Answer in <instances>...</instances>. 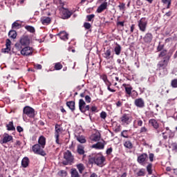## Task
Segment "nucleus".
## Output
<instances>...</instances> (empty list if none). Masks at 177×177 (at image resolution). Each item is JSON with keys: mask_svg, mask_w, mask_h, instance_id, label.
Here are the masks:
<instances>
[{"mask_svg": "<svg viewBox=\"0 0 177 177\" xmlns=\"http://www.w3.org/2000/svg\"><path fill=\"white\" fill-rule=\"evenodd\" d=\"M149 124H150V125H151V127H153L154 129H158V128H160V124L156 119H150L149 120Z\"/></svg>", "mask_w": 177, "mask_h": 177, "instance_id": "19", "label": "nucleus"}, {"mask_svg": "<svg viewBox=\"0 0 177 177\" xmlns=\"http://www.w3.org/2000/svg\"><path fill=\"white\" fill-rule=\"evenodd\" d=\"M55 68L57 71L62 70V68H63V65H62V64L60 62H57L55 65Z\"/></svg>", "mask_w": 177, "mask_h": 177, "instance_id": "41", "label": "nucleus"}, {"mask_svg": "<svg viewBox=\"0 0 177 177\" xmlns=\"http://www.w3.org/2000/svg\"><path fill=\"white\" fill-rule=\"evenodd\" d=\"M134 104L136 107L143 109L145 107V100H143V98H137L134 101Z\"/></svg>", "mask_w": 177, "mask_h": 177, "instance_id": "14", "label": "nucleus"}, {"mask_svg": "<svg viewBox=\"0 0 177 177\" xmlns=\"http://www.w3.org/2000/svg\"><path fill=\"white\" fill-rule=\"evenodd\" d=\"M64 158L66 160L67 162H73L74 161V156L71 153V151L68 150L64 152Z\"/></svg>", "mask_w": 177, "mask_h": 177, "instance_id": "11", "label": "nucleus"}, {"mask_svg": "<svg viewBox=\"0 0 177 177\" xmlns=\"http://www.w3.org/2000/svg\"><path fill=\"white\" fill-rule=\"evenodd\" d=\"M121 136L122 138H125L126 139H128L129 138V136H128V131L124 130L121 132Z\"/></svg>", "mask_w": 177, "mask_h": 177, "instance_id": "40", "label": "nucleus"}, {"mask_svg": "<svg viewBox=\"0 0 177 177\" xmlns=\"http://www.w3.org/2000/svg\"><path fill=\"white\" fill-rule=\"evenodd\" d=\"M6 128L8 131H16V128L13 125V122H9V123L6 124Z\"/></svg>", "mask_w": 177, "mask_h": 177, "instance_id": "28", "label": "nucleus"}, {"mask_svg": "<svg viewBox=\"0 0 177 177\" xmlns=\"http://www.w3.org/2000/svg\"><path fill=\"white\" fill-rule=\"evenodd\" d=\"M133 124H137L138 127H142L143 125V121L140 118H137L134 120Z\"/></svg>", "mask_w": 177, "mask_h": 177, "instance_id": "34", "label": "nucleus"}, {"mask_svg": "<svg viewBox=\"0 0 177 177\" xmlns=\"http://www.w3.org/2000/svg\"><path fill=\"white\" fill-rule=\"evenodd\" d=\"M50 21H52V19H50V17H43L41 19V22L44 26H48V24H50Z\"/></svg>", "mask_w": 177, "mask_h": 177, "instance_id": "23", "label": "nucleus"}, {"mask_svg": "<svg viewBox=\"0 0 177 177\" xmlns=\"http://www.w3.org/2000/svg\"><path fill=\"white\" fill-rule=\"evenodd\" d=\"M77 140L80 142V143H85L86 142V140L82 136H78L77 137Z\"/></svg>", "mask_w": 177, "mask_h": 177, "instance_id": "43", "label": "nucleus"}, {"mask_svg": "<svg viewBox=\"0 0 177 177\" xmlns=\"http://www.w3.org/2000/svg\"><path fill=\"white\" fill-rule=\"evenodd\" d=\"M107 6H108V3L107 2H104L102 3L97 9V13H102V12H103V10H106V9H107Z\"/></svg>", "mask_w": 177, "mask_h": 177, "instance_id": "18", "label": "nucleus"}, {"mask_svg": "<svg viewBox=\"0 0 177 177\" xmlns=\"http://www.w3.org/2000/svg\"><path fill=\"white\" fill-rule=\"evenodd\" d=\"M84 100L80 99L79 101V109L82 113H85L86 111H89V105H86Z\"/></svg>", "mask_w": 177, "mask_h": 177, "instance_id": "8", "label": "nucleus"}, {"mask_svg": "<svg viewBox=\"0 0 177 177\" xmlns=\"http://www.w3.org/2000/svg\"><path fill=\"white\" fill-rule=\"evenodd\" d=\"M124 146L127 149H132V147H133L132 142L131 141H129V140L126 141L124 143Z\"/></svg>", "mask_w": 177, "mask_h": 177, "instance_id": "33", "label": "nucleus"}, {"mask_svg": "<svg viewBox=\"0 0 177 177\" xmlns=\"http://www.w3.org/2000/svg\"><path fill=\"white\" fill-rule=\"evenodd\" d=\"M59 6H61L60 9V15L62 19H70L71 17V12L68 11V10L64 8V3L62 1V0H59Z\"/></svg>", "mask_w": 177, "mask_h": 177, "instance_id": "3", "label": "nucleus"}, {"mask_svg": "<svg viewBox=\"0 0 177 177\" xmlns=\"http://www.w3.org/2000/svg\"><path fill=\"white\" fill-rule=\"evenodd\" d=\"M33 52L32 48L26 46L21 50V55L23 56H30V55H32Z\"/></svg>", "mask_w": 177, "mask_h": 177, "instance_id": "9", "label": "nucleus"}, {"mask_svg": "<svg viewBox=\"0 0 177 177\" xmlns=\"http://www.w3.org/2000/svg\"><path fill=\"white\" fill-rule=\"evenodd\" d=\"M71 177H80V174H78V171H77V169H72Z\"/></svg>", "mask_w": 177, "mask_h": 177, "instance_id": "35", "label": "nucleus"}, {"mask_svg": "<svg viewBox=\"0 0 177 177\" xmlns=\"http://www.w3.org/2000/svg\"><path fill=\"white\" fill-rule=\"evenodd\" d=\"M57 35H59L60 39L63 41H67V39H68V34L65 31L60 32Z\"/></svg>", "mask_w": 177, "mask_h": 177, "instance_id": "21", "label": "nucleus"}, {"mask_svg": "<svg viewBox=\"0 0 177 177\" xmlns=\"http://www.w3.org/2000/svg\"><path fill=\"white\" fill-rule=\"evenodd\" d=\"M149 158V156H147V153H142L139 156H138L137 161L138 164H140L141 165H144L145 162H146V160Z\"/></svg>", "mask_w": 177, "mask_h": 177, "instance_id": "10", "label": "nucleus"}, {"mask_svg": "<svg viewBox=\"0 0 177 177\" xmlns=\"http://www.w3.org/2000/svg\"><path fill=\"white\" fill-rule=\"evenodd\" d=\"M8 36L10 38H12V39H15L16 37H17V32H16L15 30H10L8 32Z\"/></svg>", "mask_w": 177, "mask_h": 177, "instance_id": "30", "label": "nucleus"}, {"mask_svg": "<svg viewBox=\"0 0 177 177\" xmlns=\"http://www.w3.org/2000/svg\"><path fill=\"white\" fill-rule=\"evenodd\" d=\"M133 94H131L130 96H131V97H133V99H135V97H138V92H136V91H133Z\"/></svg>", "mask_w": 177, "mask_h": 177, "instance_id": "57", "label": "nucleus"}, {"mask_svg": "<svg viewBox=\"0 0 177 177\" xmlns=\"http://www.w3.org/2000/svg\"><path fill=\"white\" fill-rule=\"evenodd\" d=\"M116 107H121V106H122V102L121 101H118L116 103Z\"/></svg>", "mask_w": 177, "mask_h": 177, "instance_id": "62", "label": "nucleus"}, {"mask_svg": "<svg viewBox=\"0 0 177 177\" xmlns=\"http://www.w3.org/2000/svg\"><path fill=\"white\" fill-rule=\"evenodd\" d=\"M145 169H141L140 171L137 173L138 176H145Z\"/></svg>", "mask_w": 177, "mask_h": 177, "instance_id": "44", "label": "nucleus"}, {"mask_svg": "<svg viewBox=\"0 0 177 177\" xmlns=\"http://www.w3.org/2000/svg\"><path fill=\"white\" fill-rule=\"evenodd\" d=\"M163 49H164V45L159 44V45L157 47L158 52H161V50H162Z\"/></svg>", "mask_w": 177, "mask_h": 177, "instance_id": "53", "label": "nucleus"}, {"mask_svg": "<svg viewBox=\"0 0 177 177\" xmlns=\"http://www.w3.org/2000/svg\"><path fill=\"white\" fill-rule=\"evenodd\" d=\"M120 120V123L124 127H127V125H129L132 122V116L129 114L124 113Z\"/></svg>", "mask_w": 177, "mask_h": 177, "instance_id": "6", "label": "nucleus"}, {"mask_svg": "<svg viewBox=\"0 0 177 177\" xmlns=\"http://www.w3.org/2000/svg\"><path fill=\"white\" fill-rule=\"evenodd\" d=\"M66 106L71 110V111H75V102L74 101H68L66 102Z\"/></svg>", "mask_w": 177, "mask_h": 177, "instance_id": "22", "label": "nucleus"}, {"mask_svg": "<svg viewBox=\"0 0 177 177\" xmlns=\"http://www.w3.org/2000/svg\"><path fill=\"white\" fill-rule=\"evenodd\" d=\"M58 175L60 176V177H66L67 176V171H65V170H61L58 172Z\"/></svg>", "mask_w": 177, "mask_h": 177, "instance_id": "39", "label": "nucleus"}, {"mask_svg": "<svg viewBox=\"0 0 177 177\" xmlns=\"http://www.w3.org/2000/svg\"><path fill=\"white\" fill-rule=\"evenodd\" d=\"M101 78L104 81V82H106V81L108 80L107 75H101Z\"/></svg>", "mask_w": 177, "mask_h": 177, "instance_id": "59", "label": "nucleus"}, {"mask_svg": "<svg viewBox=\"0 0 177 177\" xmlns=\"http://www.w3.org/2000/svg\"><path fill=\"white\" fill-rule=\"evenodd\" d=\"M162 3L165 5H167V8H169V5H171V0H162Z\"/></svg>", "mask_w": 177, "mask_h": 177, "instance_id": "51", "label": "nucleus"}, {"mask_svg": "<svg viewBox=\"0 0 177 177\" xmlns=\"http://www.w3.org/2000/svg\"><path fill=\"white\" fill-rule=\"evenodd\" d=\"M21 46H23V45H21V44L20 43V41H19V43L15 44V48L18 50H21V49L23 48V47H21Z\"/></svg>", "mask_w": 177, "mask_h": 177, "instance_id": "47", "label": "nucleus"}, {"mask_svg": "<svg viewBox=\"0 0 177 177\" xmlns=\"http://www.w3.org/2000/svg\"><path fill=\"white\" fill-rule=\"evenodd\" d=\"M124 21H118L117 22V26H121V27H124Z\"/></svg>", "mask_w": 177, "mask_h": 177, "instance_id": "63", "label": "nucleus"}, {"mask_svg": "<svg viewBox=\"0 0 177 177\" xmlns=\"http://www.w3.org/2000/svg\"><path fill=\"white\" fill-rule=\"evenodd\" d=\"M114 52L115 55L119 56L121 53V46L120 44H117V46L114 48Z\"/></svg>", "mask_w": 177, "mask_h": 177, "instance_id": "29", "label": "nucleus"}, {"mask_svg": "<svg viewBox=\"0 0 177 177\" xmlns=\"http://www.w3.org/2000/svg\"><path fill=\"white\" fill-rule=\"evenodd\" d=\"M104 82H105L106 85L107 86V89H108V91H109V92H115V90L110 88V86H111V83L110 82V81H109V80L105 81Z\"/></svg>", "mask_w": 177, "mask_h": 177, "instance_id": "32", "label": "nucleus"}, {"mask_svg": "<svg viewBox=\"0 0 177 177\" xmlns=\"http://www.w3.org/2000/svg\"><path fill=\"white\" fill-rule=\"evenodd\" d=\"M104 145H106L104 141L102 142H98L96 144L93 145L92 148L96 149L97 150H103V149H104Z\"/></svg>", "mask_w": 177, "mask_h": 177, "instance_id": "15", "label": "nucleus"}, {"mask_svg": "<svg viewBox=\"0 0 177 177\" xmlns=\"http://www.w3.org/2000/svg\"><path fill=\"white\" fill-rule=\"evenodd\" d=\"M110 56H111V50L107 49L104 53V57H105V59H109L111 57Z\"/></svg>", "mask_w": 177, "mask_h": 177, "instance_id": "31", "label": "nucleus"}, {"mask_svg": "<svg viewBox=\"0 0 177 177\" xmlns=\"http://www.w3.org/2000/svg\"><path fill=\"white\" fill-rule=\"evenodd\" d=\"M44 147H42L39 144H35L32 147V151L35 154H39V156H42L45 157L46 153L44 151Z\"/></svg>", "mask_w": 177, "mask_h": 177, "instance_id": "5", "label": "nucleus"}, {"mask_svg": "<svg viewBox=\"0 0 177 177\" xmlns=\"http://www.w3.org/2000/svg\"><path fill=\"white\" fill-rule=\"evenodd\" d=\"M19 41L21 45H22L23 46H27L28 45H30V37H28V36L27 35L23 36L20 39Z\"/></svg>", "mask_w": 177, "mask_h": 177, "instance_id": "13", "label": "nucleus"}, {"mask_svg": "<svg viewBox=\"0 0 177 177\" xmlns=\"http://www.w3.org/2000/svg\"><path fill=\"white\" fill-rule=\"evenodd\" d=\"M111 153H113V148H109L106 150V154L108 156H110V154H111Z\"/></svg>", "mask_w": 177, "mask_h": 177, "instance_id": "60", "label": "nucleus"}, {"mask_svg": "<svg viewBox=\"0 0 177 177\" xmlns=\"http://www.w3.org/2000/svg\"><path fill=\"white\" fill-rule=\"evenodd\" d=\"M167 50H162L158 55V57H164V56H167Z\"/></svg>", "mask_w": 177, "mask_h": 177, "instance_id": "42", "label": "nucleus"}, {"mask_svg": "<svg viewBox=\"0 0 177 177\" xmlns=\"http://www.w3.org/2000/svg\"><path fill=\"white\" fill-rule=\"evenodd\" d=\"M63 133V127L59 124H55V136H60Z\"/></svg>", "mask_w": 177, "mask_h": 177, "instance_id": "17", "label": "nucleus"}, {"mask_svg": "<svg viewBox=\"0 0 177 177\" xmlns=\"http://www.w3.org/2000/svg\"><path fill=\"white\" fill-rule=\"evenodd\" d=\"M76 167L78 169L80 174H82V172H84V171L85 170V166L82 163L77 164L76 165Z\"/></svg>", "mask_w": 177, "mask_h": 177, "instance_id": "27", "label": "nucleus"}, {"mask_svg": "<svg viewBox=\"0 0 177 177\" xmlns=\"http://www.w3.org/2000/svg\"><path fill=\"white\" fill-rule=\"evenodd\" d=\"M91 140L99 142L100 140V133L97 132L91 136Z\"/></svg>", "mask_w": 177, "mask_h": 177, "instance_id": "26", "label": "nucleus"}, {"mask_svg": "<svg viewBox=\"0 0 177 177\" xmlns=\"http://www.w3.org/2000/svg\"><path fill=\"white\" fill-rule=\"evenodd\" d=\"M29 164H30V160L28 159V158L25 157L22 159L21 165L23 168H27Z\"/></svg>", "mask_w": 177, "mask_h": 177, "instance_id": "24", "label": "nucleus"}, {"mask_svg": "<svg viewBox=\"0 0 177 177\" xmlns=\"http://www.w3.org/2000/svg\"><path fill=\"white\" fill-rule=\"evenodd\" d=\"M143 41L145 44H150L153 41V35L151 33H147L143 37Z\"/></svg>", "mask_w": 177, "mask_h": 177, "instance_id": "16", "label": "nucleus"}, {"mask_svg": "<svg viewBox=\"0 0 177 177\" xmlns=\"http://www.w3.org/2000/svg\"><path fill=\"white\" fill-rule=\"evenodd\" d=\"M85 148L82 145H78L77 148V151L80 156H84L85 154Z\"/></svg>", "mask_w": 177, "mask_h": 177, "instance_id": "25", "label": "nucleus"}, {"mask_svg": "<svg viewBox=\"0 0 177 177\" xmlns=\"http://www.w3.org/2000/svg\"><path fill=\"white\" fill-rule=\"evenodd\" d=\"M171 86L172 88H177V79L171 80Z\"/></svg>", "mask_w": 177, "mask_h": 177, "instance_id": "46", "label": "nucleus"}, {"mask_svg": "<svg viewBox=\"0 0 177 177\" xmlns=\"http://www.w3.org/2000/svg\"><path fill=\"white\" fill-rule=\"evenodd\" d=\"M100 117H101V118H102V120H105L106 117H107V113H106V112H104V111H102L100 113Z\"/></svg>", "mask_w": 177, "mask_h": 177, "instance_id": "54", "label": "nucleus"}, {"mask_svg": "<svg viewBox=\"0 0 177 177\" xmlns=\"http://www.w3.org/2000/svg\"><path fill=\"white\" fill-rule=\"evenodd\" d=\"M138 27L142 32L146 31V28H147V19L146 17H142L138 21Z\"/></svg>", "mask_w": 177, "mask_h": 177, "instance_id": "7", "label": "nucleus"}, {"mask_svg": "<svg viewBox=\"0 0 177 177\" xmlns=\"http://www.w3.org/2000/svg\"><path fill=\"white\" fill-rule=\"evenodd\" d=\"M132 86H127L125 87L126 93L129 95V96H131L132 95Z\"/></svg>", "mask_w": 177, "mask_h": 177, "instance_id": "37", "label": "nucleus"}, {"mask_svg": "<svg viewBox=\"0 0 177 177\" xmlns=\"http://www.w3.org/2000/svg\"><path fill=\"white\" fill-rule=\"evenodd\" d=\"M38 145L41 146V147H44L46 145V138L44 136H41L38 139Z\"/></svg>", "mask_w": 177, "mask_h": 177, "instance_id": "20", "label": "nucleus"}, {"mask_svg": "<svg viewBox=\"0 0 177 177\" xmlns=\"http://www.w3.org/2000/svg\"><path fill=\"white\" fill-rule=\"evenodd\" d=\"M12 45V41H10V39H7L6 40V46L7 48H10V46Z\"/></svg>", "mask_w": 177, "mask_h": 177, "instance_id": "49", "label": "nucleus"}, {"mask_svg": "<svg viewBox=\"0 0 177 177\" xmlns=\"http://www.w3.org/2000/svg\"><path fill=\"white\" fill-rule=\"evenodd\" d=\"M147 132H149V130L147 129V128H146V127H142L140 129V133H147Z\"/></svg>", "mask_w": 177, "mask_h": 177, "instance_id": "45", "label": "nucleus"}, {"mask_svg": "<svg viewBox=\"0 0 177 177\" xmlns=\"http://www.w3.org/2000/svg\"><path fill=\"white\" fill-rule=\"evenodd\" d=\"M20 26V24L17 22H14L12 24V28H17V27H19Z\"/></svg>", "mask_w": 177, "mask_h": 177, "instance_id": "56", "label": "nucleus"}, {"mask_svg": "<svg viewBox=\"0 0 177 177\" xmlns=\"http://www.w3.org/2000/svg\"><path fill=\"white\" fill-rule=\"evenodd\" d=\"M12 140H13V137L12 136H10L8 133H4L3 136V138L0 140V143L1 145H5Z\"/></svg>", "mask_w": 177, "mask_h": 177, "instance_id": "12", "label": "nucleus"}, {"mask_svg": "<svg viewBox=\"0 0 177 177\" xmlns=\"http://www.w3.org/2000/svg\"><path fill=\"white\" fill-rule=\"evenodd\" d=\"M149 161L153 162L154 158V153H149Z\"/></svg>", "mask_w": 177, "mask_h": 177, "instance_id": "55", "label": "nucleus"}, {"mask_svg": "<svg viewBox=\"0 0 177 177\" xmlns=\"http://www.w3.org/2000/svg\"><path fill=\"white\" fill-rule=\"evenodd\" d=\"M17 131H18V132H23V129H22V127H20V126H18L17 127Z\"/></svg>", "mask_w": 177, "mask_h": 177, "instance_id": "64", "label": "nucleus"}, {"mask_svg": "<svg viewBox=\"0 0 177 177\" xmlns=\"http://www.w3.org/2000/svg\"><path fill=\"white\" fill-rule=\"evenodd\" d=\"M91 161H93L94 164L98 167H103L106 158L102 154V153H97L95 156L91 158Z\"/></svg>", "mask_w": 177, "mask_h": 177, "instance_id": "1", "label": "nucleus"}, {"mask_svg": "<svg viewBox=\"0 0 177 177\" xmlns=\"http://www.w3.org/2000/svg\"><path fill=\"white\" fill-rule=\"evenodd\" d=\"M35 68H37V70H41L42 69V65H41V64H37L35 66Z\"/></svg>", "mask_w": 177, "mask_h": 177, "instance_id": "61", "label": "nucleus"}, {"mask_svg": "<svg viewBox=\"0 0 177 177\" xmlns=\"http://www.w3.org/2000/svg\"><path fill=\"white\" fill-rule=\"evenodd\" d=\"M170 56H166L163 58V60L160 61L157 64V71H161V70H167L168 67V64L169 63Z\"/></svg>", "mask_w": 177, "mask_h": 177, "instance_id": "2", "label": "nucleus"}, {"mask_svg": "<svg viewBox=\"0 0 177 177\" xmlns=\"http://www.w3.org/2000/svg\"><path fill=\"white\" fill-rule=\"evenodd\" d=\"M25 28L26 30H27V31H29V32H32V33L35 32V28H34V27L32 26H25Z\"/></svg>", "mask_w": 177, "mask_h": 177, "instance_id": "38", "label": "nucleus"}, {"mask_svg": "<svg viewBox=\"0 0 177 177\" xmlns=\"http://www.w3.org/2000/svg\"><path fill=\"white\" fill-rule=\"evenodd\" d=\"M94 17H95V15H93V14L86 16V19H88V21H91L92 20V19H93Z\"/></svg>", "mask_w": 177, "mask_h": 177, "instance_id": "52", "label": "nucleus"}, {"mask_svg": "<svg viewBox=\"0 0 177 177\" xmlns=\"http://www.w3.org/2000/svg\"><path fill=\"white\" fill-rule=\"evenodd\" d=\"M23 118H26V115L29 118H34L35 117V110L30 106H25L23 111Z\"/></svg>", "mask_w": 177, "mask_h": 177, "instance_id": "4", "label": "nucleus"}, {"mask_svg": "<svg viewBox=\"0 0 177 177\" xmlns=\"http://www.w3.org/2000/svg\"><path fill=\"white\" fill-rule=\"evenodd\" d=\"M84 28H86V30H89V28H91V27H92V26L91 25V24L86 22L84 24Z\"/></svg>", "mask_w": 177, "mask_h": 177, "instance_id": "50", "label": "nucleus"}, {"mask_svg": "<svg viewBox=\"0 0 177 177\" xmlns=\"http://www.w3.org/2000/svg\"><path fill=\"white\" fill-rule=\"evenodd\" d=\"M152 167H153V165L151 163H149L147 166V171L149 175H151V174H153V170L151 169Z\"/></svg>", "mask_w": 177, "mask_h": 177, "instance_id": "36", "label": "nucleus"}, {"mask_svg": "<svg viewBox=\"0 0 177 177\" xmlns=\"http://www.w3.org/2000/svg\"><path fill=\"white\" fill-rule=\"evenodd\" d=\"M10 51V47H6V48L1 49L2 53H9Z\"/></svg>", "mask_w": 177, "mask_h": 177, "instance_id": "48", "label": "nucleus"}, {"mask_svg": "<svg viewBox=\"0 0 177 177\" xmlns=\"http://www.w3.org/2000/svg\"><path fill=\"white\" fill-rule=\"evenodd\" d=\"M91 97L89 95H86L85 96V101L86 102V103H91Z\"/></svg>", "mask_w": 177, "mask_h": 177, "instance_id": "58", "label": "nucleus"}]
</instances>
